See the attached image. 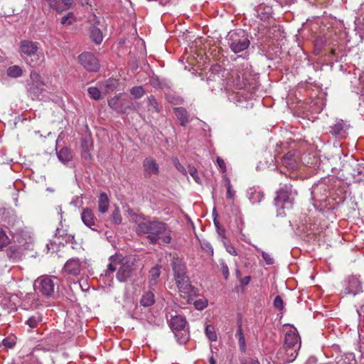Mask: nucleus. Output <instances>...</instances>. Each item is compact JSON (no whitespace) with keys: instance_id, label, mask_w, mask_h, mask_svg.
Masks as SVG:
<instances>
[{"instance_id":"f257e3e1","label":"nucleus","mask_w":364,"mask_h":364,"mask_svg":"<svg viewBox=\"0 0 364 364\" xmlns=\"http://www.w3.org/2000/svg\"><path fill=\"white\" fill-rule=\"evenodd\" d=\"M138 234H148V238L151 244L158 243L161 240L164 243L169 244L172 240L171 230L166 224L160 221H142L139 223L136 228Z\"/></svg>"},{"instance_id":"f03ea898","label":"nucleus","mask_w":364,"mask_h":364,"mask_svg":"<svg viewBox=\"0 0 364 364\" xmlns=\"http://www.w3.org/2000/svg\"><path fill=\"white\" fill-rule=\"evenodd\" d=\"M296 195L297 192L293 188L292 185L285 184L277 192L274 199L276 206L282 209L291 208Z\"/></svg>"},{"instance_id":"7ed1b4c3","label":"nucleus","mask_w":364,"mask_h":364,"mask_svg":"<svg viewBox=\"0 0 364 364\" xmlns=\"http://www.w3.org/2000/svg\"><path fill=\"white\" fill-rule=\"evenodd\" d=\"M299 341V336L296 328H291L286 332L284 345L287 348V362H292L296 358L301 346Z\"/></svg>"},{"instance_id":"20e7f679","label":"nucleus","mask_w":364,"mask_h":364,"mask_svg":"<svg viewBox=\"0 0 364 364\" xmlns=\"http://www.w3.org/2000/svg\"><path fill=\"white\" fill-rule=\"evenodd\" d=\"M229 46L235 53H240L246 50L250 42L244 31H233L230 33Z\"/></svg>"},{"instance_id":"39448f33","label":"nucleus","mask_w":364,"mask_h":364,"mask_svg":"<svg viewBox=\"0 0 364 364\" xmlns=\"http://www.w3.org/2000/svg\"><path fill=\"white\" fill-rule=\"evenodd\" d=\"M31 82L28 84V92L32 99L38 97L44 91L45 83L41 75L35 70H31L30 73Z\"/></svg>"},{"instance_id":"423d86ee","label":"nucleus","mask_w":364,"mask_h":364,"mask_svg":"<svg viewBox=\"0 0 364 364\" xmlns=\"http://www.w3.org/2000/svg\"><path fill=\"white\" fill-rule=\"evenodd\" d=\"M54 279L48 276H43L38 278L34 284L35 288L46 296H50L53 294L55 289Z\"/></svg>"},{"instance_id":"0eeeda50","label":"nucleus","mask_w":364,"mask_h":364,"mask_svg":"<svg viewBox=\"0 0 364 364\" xmlns=\"http://www.w3.org/2000/svg\"><path fill=\"white\" fill-rule=\"evenodd\" d=\"M82 66L89 72H98L100 68L97 58L90 52H84L78 56Z\"/></svg>"},{"instance_id":"6e6552de","label":"nucleus","mask_w":364,"mask_h":364,"mask_svg":"<svg viewBox=\"0 0 364 364\" xmlns=\"http://www.w3.org/2000/svg\"><path fill=\"white\" fill-rule=\"evenodd\" d=\"M82 269V262L78 258H71L64 264L63 272L67 275L77 277Z\"/></svg>"},{"instance_id":"1a4fd4ad","label":"nucleus","mask_w":364,"mask_h":364,"mask_svg":"<svg viewBox=\"0 0 364 364\" xmlns=\"http://www.w3.org/2000/svg\"><path fill=\"white\" fill-rule=\"evenodd\" d=\"M177 287L181 293L187 294L188 296H196L198 290L191 284V282L187 275L183 276L176 280Z\"/></svg>"},{"instance_id":"9d476101","label":"nucleus","mask_w":364,"mask_h":364,"mask_svg":"<svg viewBox=\"0 0 364 364\" xmlns=\"http://www.w3.org/2000/svg\"><path fill=\"white\" fill-rule=\"evenodd\" d=\"M20 52L21 55L35 56L38 55V43L29 40H23L20 42Z\"/></svg>"},{"instance_id":"9b49d317","label":"nucleus","mask_w":364,"mask_h":364,"mask_svg":"<svg viewBox=\"0 0 364 364\" xmlns=\"http://www.w3.org/2000/svg\"><path fill=\"white\" fill-rule=\"evenodd\" d=\"M80 216L81 220L85 226H87L93 231H97L96 217L93 211L90 208H84L81 213Z\"/></svg>"},{"instance_id":"f8f14e48","label":"nucleus","mask_w":364,"mask_h":364,"mask_svg":"<svg viewBox=\"0 0 364 364\" xmlns=\"http://www.w3.org/2000/svg\"><path fill=\"white\" fill-rule=\"evenodd\" d=\"M143 168L144 176L146 178H149L152 175H158L159 173V164L154 159L151 157L146 158L144 160Z\"/></svg>"},{"instance_id":"ddd939ff","label":"nucleus","mask_w":364,"mask_h":364,"mask_svg":"<svg viewBox=\"0 0 364 364\" xmlns=\"http://www.w3.org/2000/svg\"><path fill=\"white\" fill-rule=\"evenodd\" d=\"M349 127V124L343 120H337L336 122L331 127V133L335 136L344 138L346 136Z\"/></svg>"},{"instance_id":"4468645a","label":"nucleus","mask_w":364,"mask_h":364,"mask_svg":"<svg viewBox=\"0 0 364 364\" xmlns=\"http://www.w3.org/2000/svg\"><path fill=\"white\" fill-rule=\"evenodd\" d=\"M232 79V84L234 87L241 90L245 87L247 85L246 73H240L238 71H233L231 74Z\"/></svg>"},{"instance_id":"2eb2a0df","label":"nucleus","mask_w":364,"mask_h":364,"mask_svg":"<svg viewBox=\"0 0 364 364\" xmlns=\"http://www.w3.org/2000/svg\"><path fill=\"white\" fill-rule=\"evenodd\" d=\"M186 325V318L181 315L173 316L170 321V326L173 331L185 330Z\"/></svg>"},{"instance_id":"dca6fc26","label":"nucleus","mask_w":364,"mask_h":364,"mask_svg":"<svg viewBox=\"0 0 364 364\" xmlns=\"http://www.w3.org/2000/svg\"><path fill=\"white\" fill-rule=\"evenodd\" d=\"M247 197L253 204L260 203L264 198V194L262 191L255 187L250 188L247 192Z\"/></svg>"},{"instance_id":"f3484780","label":"nucleus","mask_w":364,"mask_h":364,"mask_svg":"<svg viewBox=\"0 0 364 364\" xmlns=\"http://www.w3.org/2000/svg\"><path fill=\"white\" fill-rule=\"evenodd\" d=\"M160 267L158 265L152 267L149 272V284L151 288L156 286L160 276Z\"/></svg>"},{"instance_id":"a211bd4d","label":"nucleus","mask_w":364,"mask_h":364,"mask_svg":"<svg viewBox=\"0 0 364 364\" xmlns=\"http://www.w3.org/2000/svg\"><path fill=\"white\" fill-rule=\"evenodd\" d=\"M173 271L175 280L186 275L185 264L181 263L178 259H176L173 262Z\"/></svg>"},{"instance_id":"6ab92c4d","label":"nucleus","mask_w":364,"mask_h":364,"mask_svg":"<svg viewBox=\"0 0 364 364\" xmlns=\"http://www.w3.org/2000/svg\"><path fill=\"white\" fill-rule=\"evenodd\" d=\"M131 272V267L122 264L117 273V278L120 282H125L130 277Z\"/></svg>"},{"instance_id":"aec40b11","label":"nucleus","mask_w":364,"mask_h":364,"mask_svg":"<svg viewBox=\"0 0 364 364\" xmlns=\"http://www.w3.org/2000/svg\"><path fill=\"white\" fill-rule=\"evenodd\" d=\"M123 101L124 100L122 99V95L119 94L110 99L108 101V105L112 109L116 110L117 112H122Z\"/></svg>"},{"instance_id":"412c9836","label":"nucleus","mask_w":364,"mask_h":364,"mask_svg":"<svg viewBox=\"0 0 364 364\" xmlns=\"http://www.w3.org/2000/svg\"><path fill=\"white\" fill-rule=\"evenodd\" d=\"M90 37L92 41L97 45L100 44L103 40V35L101 30L95 26H92L90 28Z\"/></svg>"},{"instance_id":"4be33fe9","label":"nucleus","mask_w":364,"mask_h":364,"mask_svg":"<svg viewBox=\"0 0 364 364\" xmlns=\"http://www.w3.org/2000/svg\"><path fill=\"white\" fill-rule=\"evenodd\" d=\"M57 156L58 159L64 164L70 162L73 159L72 151L67 147L60 149Z\"/></svg>"},{"instance_id":"5701e85b","label":"nucleus","mask_w":364,"mask_h":364,"mask_svg":"<svg viewBox=\"0 0 364 364\" xmlns=\"http://www.w3.org/2000/svg\"><path fill=\"white\" fill-rule=\"evenodd\" d=\"M173 112L177 119L180 121L182 126H185L188 122V115L187 111L183 107H175Z\"/></svg>"},{"instance_id":"b1692460","label":"nucleus","mask_w":364,"mask_h":364,"mask_svg":"<svg viewBox=\"0 0 364 364\" xmlns=\"http://www.w3.org/2000/svg\"><path fill=\"white\" fill-rule=\"evenodd\" d=\"M109 207V198L106 193H100L98 198V210L102 213H106Z\"/></svg>"},{"instance_id":"393cba45","label":"nucleus","mask_w":364,"mask_h":364,"mask_svg":"<svg viewBox=\"0 0 364 364\" xmlns=\"http://www.w3.org/2000/svg\"><path fill=\"white\" fill-rule=\"evenodd\" d=\"M154 302V294L151 291L145 292L140 300L141 305L145 307L151 306Z\"/></svg>"},{"instance_id":"a878e982","label":"nucleus","mask_w":364,"mask_h":364,"mask_svg":"<svg viewBox=\"0 0 364 364\" xmlns=\"http://www.w3.org/2000/svg\"><path fill=\"white\" fill-rule=\"evenodd\" d=\"M120 257L117 255H112L109 257L110 263L108 264L107 269L105 271V275L107 276L110 273L114 272L116 269V264L121 262Z\"/></svg>"},{"instance_id":"bb28decb","label":"nucleus","mask_w":364,"mask_h":364,"mask_svg":"<svg viewBox=\"0 0 364 364\" xmlns=\"http://www.w3.org/2000/svg\"><path fill=\"white\" fill-rule=\"evenodd\" d=\"M175 337L180 344L186 343L189 339V333L187 329L173 331Z\"/></svg>"},{"instance_id":"cd10ccee","label":"nucleus","mask_w":364,"mask_h":364,"mask_svg":"<svg viewBox=\"0 0 364 364\" xmlns=\"http://www.w3.org/2000/svg\"><path fill=\"white\" fill-rule=\"evenodd\" d=\"M42 321V318L39 314H35L30 316L26 321V324L29 326L31 329L37 328L38 324Z\"/></svg>"},{"instance_id":"c85d7f7f","label":"nucleus","mask_w":364,"mask_h":364,"mask_svg":"<svg viewBox=\"0 0 364 364\" xmlns=\"http://www.w3.org/2000/svg\"><path fill=\"white\" fill-rule=\"evenodd\" d=\"M223 179L227 189V198L230 200L234 199L235 196V191L232 188V186L230 183V179L227 177L226 175L223 176Z\"/></svg>"},{"instance_id":"c756f323","label":"nucleus","mask_w":364,"mask_h":364,"mask_svg":"<svg viewBox=\"0 0 364 364\" xmlns=\"http://www.w3.org/2000/svg\"><path fill=\"white\" fill-rule=\"evenodd\" d=\"M6 73L8 76L14 78L21 77L23 74L22 69L18 65H13L9 67Z\"/></svg>"},{"instance_id":"7c9ffc66","label":"nucleus","mask_w":364,"mask_h":364,"mask_svg":"<svg viewBox=\"0 0 364 364\" xmlns=\"http://www.w3.org/2000/svg\"><path fill=\"white\" fill-rule=\"evenodd\" d=\"M326 191V186L324 184L316 185L312 187L311 196L312 198L317 201H321L323 199L319 198L320 191Z\"/></svg>"},{"instance_id":"2f4dec72","label":"nucleus","mask_w":364,"mask_h":364,"mask_svg":"<svg viewBox=\"0 0 364 364\" xmlns=\"http://www.w3.org/2000/svg\"><path fill=\"white\" fill-rule=\"evenodd\" d=\"M236 337L238 339V343H239V346H240V350L244 351L245 350V348H246V343H245V336H244V333L242 332V329L241 326H240L238 327L237 331L236 333Z\"/></svg>"},{"instance_id":"473e14b6","label":"nucleus","mask_w":364,"mask_h":364,"mask_svg":"<svg viewBox=\"0 0 364 364\" xmlns=\"http://www.w3.org/2000/svg\"><path fill=\"white\" fill-rule=\"evenodd\" d=\"M148 100V109L151 112H159L160 109L159 107L158 102L154 96H150L147 99Z\"/></svg>"},{"instance_id":"72a5a7b5","label":"nucleus","mask_w":364,"mask_h":364,"mask_svg":"<svg viewBox=\"0 0 364 364\" xmlns=\"http://www.w3.org/2000/svg\"><path fill=\"white\" fill-rule=\"evenodd\" d=\"M205 335L208 337V338L210 341H217V334L215 333V328L211 325H207L205 327Z\"/></svg>"},{"instance_id":"f704fd0d","label":"nucleus","mask_w":364,"mask_h":364,"mask_svg":"<svg viewBox=\"0 0 364 364\" xmlns=\"http://www.w3.org/2000/svg\"><path fill=\"white\" fill-rule=\"evenodd\" d=\"M103 85L107 92L112 91L117 85V81L115 79L109 78L103 82Z\"/></svg>"},{"instance_id":"c9c22d12","label":"nucleus","mask_w":364,"mask_h":364,"mask_svg":"<svg viewBox=\"0 0 364 364\" xmlns=\"http://www.w3.org/2000/svg\"><path fill=\"white\" fill-rule=\"evenodd\" d=\"M10 242V240L4 230L0 228V250L7 246Z\"/></svg>"},{"instance_id":"e433bc0d","label":"nucleus","mask_w":364,"mask_h":364,"mask_svg":"<svg viewBox=\"0 0 364 364\" xmlns=\"http://www.w3.org/2000/svg\"><path fill=\"white\" fill-rule=\"evenodd\" d=\"M75 21L76 18L73 13L70 12L61 18V24L70 26L75 23Z\"/></svg>"},{"instance_id":"4c0bfd02","label":"nucleus","mask_w":364,"mask_h":364,"mask_svg":"<svg viewBox=\"0 0 364 364\" xmlns=\"http://www.w3.org/2000/svg\"><path fill=\"white\" fill-rule=\"evenodd\" d=\"M87 92L90 97L95 100H98L101 98V92L97 87H90L88 88Z\"/></svg>"},{"instance_id":"58836bf2","label":"nucleus","mask_w":364,"mask_h":364,"mask_svg":"<svg viewBox=\"0 0 364 364\" xmlns=\"http://www.w3.org/2000/svg\"><path fill=\"white\" fill-rule=\"evenodd\" d=\"M131 94L136 98L141 97L144 94V90L142 86H136L131 89Z\"/></svg>"},{"instance_id":"ea45409f","label":"nucleus","mask_w":364,"mask_h":364,"mask_svg":"<svg viewBox=\"0 0 364 364\" xmlns=\"http://www.w3.org/2000/svg\"><path fill=\"white\" fill-rule=\"evenodd\" d=\"M82 146L83 152L85 154H86L84 156V157L85 159H87V157L90 156L89 152L92 147V143L91 140H85L82 142Z\"/></svg>"},{"instance_id":"a19ab883","label":"nucleus","mask_w":364,"mask_h":364,"mask_svg":"<svg viewBox=\"0 0 364 364\" xmlns=\"http://www.w3.org/2000/svg\"><path fill=\"white\" fill-rule=\"evenodd\" d=\"M49 4V6L53 9L55 10L58 13L63 11V9H61L60 6V0H46Z\"/></svg>"},{"instance_id":"79ce46f5","label":"nucleus","mask_w":364,"mask_h":364,"mask_svg":"<svg viewBox=\"0 0 364 364\" xmlns=\"http://www.w3.org/2000/svg\"><path fill=\"white\" fill-rule=\"evenodd\" d=\"M112 220L115 224H120L122 223V216L119 208H116L112 214Z\"/></svg>"},{"instance_id":"37998d69","label":"nucleus","mask_w":364,"mask_h":364,"mask_svg":"<svg viewBox=\"0 0 364 364\" xmlns=\"http://www.w3.org/2000/svg\"><path fill=\"white\" fill-rule=\"evenodd\" d=\"M194 306L198 310H203L208 306V301L204 299H200L194 302Z\"/></svg>"},{"instance_id":"c03bdc74","label":"nucleus","mask_w":364,"mask_h":364,"mask_svg":"<svg viewBox=\"0 0 364 364\" xmlns=\"http://www.w3.org/2000/svg\"><path fill=\"white\" fill-rule=\"evenodd\" d=\"M173 164H174L176 168L179 172L183 173V175H186L187 174V171H186L185 167L182 164H181V163L179 162V160L177 158H174L173 159Z\"/></svg>"},{"instance_id":"a18cd8bd","label":"nucleus","mask_w":364,"mask_h":364,"mask_svg":"<svg viewBox=\"0 0 364 364\" xmlns=\"http://www.w3.org/2000/svg\"><path fill=\"white\" fill-rule=\"evenodd\" d=\"M189 173L193 177V178L195 180V181L198 183H200L201 181L200 177L198 176V171L194 167H191L189 168Z\"/></svg>"},{"instance_id":"49530a36","label":"nucleus","mask_w":364,"mask_h":364,"mask_svg":"<svg viewBox=\"0 0 364 364\" xmlns=\"http://www.w3.org/2000/svg\"><path fill=\"white\" fill-rule=\"evenodd\" d=\"M16 342L13 338H6L2 341V344L7 348H11L14 346Z\"/></svg>"},{"instance_id":"de8ad7c7","label":"nucleus","mask_w":364,"mask_h":364,"mask_svg":"<svg viewBox=\"0 0 364 364\" xmlns=\"http://www.w3.org/2000/svg\"><path fill=\"white\" fill-rule=\"evenodd\" d=\"M274 306L279 310H282L284 309L283 300L280 296H277L275 297L274 300Z\"/></svg>"},{"instance_id":"09e8293b","label":"nucleus","mask_w":364,"mask_h":364,"mask_svg":"<svg viewBox=\"0 0 364 364\" xmlns=\"http://www.w3.org/2000/svg\"><path fill=\"white\" fill-rule=\"evenodd\" d=\"M262 257L263 259L265 261L267 264H273L274 261L273 257L267 252L262 251Z\"/></svg>"},{"instance_id":"8fccbe9b","label":"nucleus","mask_w":364,"mask_h":364,"mask_svg":"<svg viewBox=\"0 0 364 364\" xmlns=\"http://www.w3.org/2000/svg\"><path fill=\"white\" fill-rule=\"evenodd\" d=\"M46 247L48 253H53L58 250V245L55 242H50L49 243L47 244Z\"/></svg>"},{"instance_id":"3c124183","label":"nucleus","mask_w":364,"mask_h":364,"mask_svg":"<svg viewBox=\"0 0 364 364\" xmlns=\"http://www.w3.org/2000/svg\"><path fill=\"white\" fill-rule=\"evenodd\" d=\"M224 246L225 247L226 251L231 255L236 256L237 255V251L232 245L228 244L226 242H224Z\"/></svg>"},{"instance_id":"603ef678","label":"nucleus","mask_w":364,"mask_h":364,"mask_svg":"<svg viewBox=\"0 0 364 364\" xmlns=\"http://www.w3.org/2000/svg\"><path fill=\"white\" fill-rule=\"evenodd\" d=\"M217 164H218V167L220 168L221 170V172L222 173H225L227 169H226V166H225V163L224 161V160L220 158V157H217Z\"/></svg>"},{"instance_id":"864d4df0","label":"nucleus","mask_w":364,"mask_h":364,"mask_svg":"<svg viewBox=\"0 0 364 364\" xmlns=\"http://www.w3.org/2000/svg\"><path fill=\"white\" fill-rule=\"evenodd\" d=\"M221 270L224 277L225 279H228L229 276V269L228 265L225 262L221 263Z\"/></svg>"},{"instance_id":"5fc2aeb1","label":"nucleus","mask_w":364,"mask_h":364,"mask_svg":"<svg viewBox=\"0 0 364 364\" xmlns=\"http://www.w3.org/2000/svg\"><path fill=\"white\" fill-rule=\"evenodd\" d=\"M63 4V6L61 9H63V11L70 9L73 4V0H61Z\"/></svg>"},{"instance_id":"6e6d98bb","label":"nucleus","mask_w":364,"mask_h":364,"mask_svg":"<svg viewBox=\"0 0 364 364\" xmlns=\"http://www.w3.org/2000/svg\"><path fill=\"white\" fill-rule=\"evenodd\" d=\"M89 21L93 24V26H95V24H99L100 23V19L98 18V17L95 15V14H93L90 17V19H89Z\"/></svg>"},{"instance_id":"4d7b16f0","label":"nucleus","mask_w":364,"mask_h":364,"mask_svg":"<svg viewBox=\"0 0 364 364\" xmlns=\"http://www.w3.org/2000/svg\"><path fill=\"white\" fill-rule=\"evenodd\" d=\"M243 364H260L257 360L249 358L246 360Z\"/></svg>"},{"instance_id":"13d9d810","label":"nucleus","mask_w":364,"mask_h":364,"mask_svg":"<svg viewBox=\"0 0 364 364\" xmlns=\"http://www.w3.org/2000/svg\"><path fill=\"white\" fill-rule=\"evenodd\" d=\"M150 84L154 87H157L159 85V82L157 79H154V77L150 79Z\"/></svg>"},{"instance_id":"bf43d9fd","label":"nucleus","mask_w":364,"mask_h":364,"mask_svg":"<svg viewBox=\"0 0 364 364\" xmlns=\"http://www.w3.org/2000/svg\"><path fill=\"white\" fill-rule=\"evenodd\" d=\"M250 279H251V277L250 276H247L245 277H244L242 280V284L243 285H247L249 284V282H250Z\"/></svg>"},{"instance_id":"052dcab7","label":"nucleus","mask_w":364,"mask_h":364,"mask_svg":"<svg viewBox=\"0 0 364 364\" xmlns=\"http://www.w3.org/2000/svg\"><path fill=\"white\" fill-rule=\"evenodd\" d=\"M63 235V230H60L59 228H57L55 232V237H62Z\"/></svg>"},{"instance_id":"680f3d73","label":"nucleus","mask_w":364,"mask_h":364,"mask_svg":"<svg viewBox=\"0 0 364 364\" xmlns=\"http://www.w3.org/2000/svg\"><path fill=\"white\" fill-rule=\"evenodd\" d=\"M283 1V3L286 4H292V3H294L296 1V0H282Z\"/></svg>"},{"instance_id":"e2e57ef3","label":"nucleus","mask_w":364,"mask_h":364,"mask_svg":"<svg viewBox=\"0 0 364 364\" xmlns=\"http://www.w3.org/2000/svg\"><path fill=\"white\" fill-rule=\"evenodd\" d=\"M205 248H208V249H210V250L211 253H213V250L212 249V247H211L208 244H207V245H205Z\"/></svg>"},{"instance_id":"0e129e2a","label":"nucleus","mask_w":364,"mask_h":364,"mask_svg":"<svg viewBox=\"0 0 364 364\" xmlns=\"http://www.w3.org/2000/svg\"><path fill=\"white\" fill-rule=\"evenodd\" d=\"M210 364H215V361L213 358L210 359Z\"/></svg>"},{"instance_id":"69168bd1","label":"nucleus","mask_w":364,"mask_h":364,"mask_svg":"<svg viewBox=\"0 0 364 364\" xmlns=\"http://www.w3.org/2000/svg\"><path fill=\"white\" fill-rule=\"evenodd\" d=\"M224 233H225V230H221V232H220V235L223 236V237H225L224 236Z\"/></svg>"},{"instance_id":"338daca9","label":"nucleus","mask_w":364,"mask_h":364,"mask_svg":"<svg viewBox=\"0 0 364 364\" xmlns=\"http://www.w3.org/2000/svg\"><path fill=\"white\" fill-rule=\"evenodd\" d=\"M236 273H237V276H240V271H239V270H237V271H236Z\"/></svg>"},{"instance_id":"774afa93","label":"nucleus","mask_w":364,"mask_h":364,"mask_svg":"<svg viewBox=\"0 0 364 364\" xmlns=\"http://www.w3.org/2000/svg\"><path fill=\"white\" fill-rule=\"evenodd\" d=\"M9 364H16V363H9Z\"/></svg>"}]
</instances>
